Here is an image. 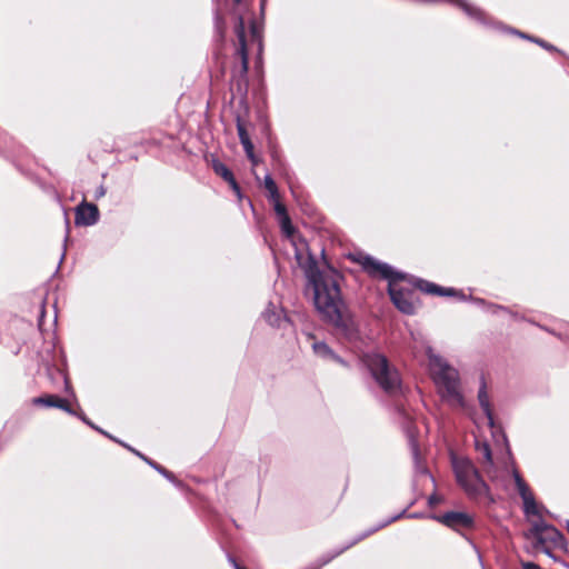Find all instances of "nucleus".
Returning <instances> with one entry per match:
<instances>
[{
    "instance_id": "3",
    "label": "nucleus",
    "mask_w": 569,
    "mask_h": 569,
    "mask_svg": "<svg viewBox=\"0 0 569 569\" xmlns=\"http://www.w3.org/2000/svg\"><path fill=\"white\" fill-rule=\"evenodd\" d=\"M363 269L373 277H381L389 281L388 291L396 308L407 315L416 311V291L403 283L405 274L395 271L389 264L380 262L369 256L360 261Z\"/></svg>"
},
{
    "instance_id": "11",
    "label": "nucleus",
    "mask_w": 569,
    "mask_h": 569,
    "mask_svg": "<svg viewBox=\"0 0 569 569\" xmlns=\"http://www.w3.org/2000/svg\"><path fill=\"white\" fill-rule=\"evenodd\" d=\"M33 405L36 406H46V407H54L62 409L69 413H72V410L68 402L64 399H61L53 395H47L42 397L34 398L32 400Z\"/></svg>"
},
{
    "instance_id": "4",
    "label": "nucleus",
    "mask_w": 569,
    "mask_h": 569,
    "mask_svg": "<svg viewBox=\"0 0 569 569\" xmlns=\"http://www.w3.org/2000/svg\"><path fill=\"white\" fill-rule=\"evenodd\" d=\"M429 370L442 399L453 408H465L466 402L460 391L458 371L449 366L432 348L427 347Z\"/></svg>"
},
{
    "instance_id": "5",
    "label": "nucleus",
    "mask_w": 569,
    "mask_h": 569,
    "mask_svg": "<svg viewBox=\"0 0 569 569\" xmlns=\"http://www.w3.org/2000/svg\"><path fill=\"white\" fill-rule=\"evenodd\" d=\"M451 462L456 480L468 496L481 497L487 493V485L470 459L452 455Z\"/></svg>"
},
{
    "instance_id": "12",
    "label": "nucleus",
    "mask_w": 569,
    "mask_h": 569,
    "mask_svg": "<svg viewBox=\"0 0 569 569\" xmlns=\"http://www.w3.org/2000/svg\"><path fill=\"white\" fill-rule=\"evenodd\" d=\"M478 400H479L480 407L482 408V410L486 415L488 427L490 429H493L495 421H493L492 410H491V406H490L489 395L487 392L485 382L481 383V387L478 391Z\"/></svg>"
},
{
    "instance_id": "1",
    "label": "nucleus",
    "mask_w": 569,
    "mask_h": 569,
    "mask_svg": "<svg viewBox=\"0 0 569 569\" xmlns=\"http://www.w3.org/2000/svg\"><path fill=\"white\" fill-rule=\"evenodd\" d=\"M307 277L313 290L315 306L321 317L349 340L356 339L357 327L341 299L339 274L332 269L310 268Z\"/></svg>"
},
{
    "instance_id": "16",
    "label": "nucleus",
    "mask_w": 569,
    "mask_h": 569,
    "mask_svg": "<svg viewBox=\"0 0 569 569\" xmlns=\"http://www.w3.org/2000/svg\"><path fill=\"white\" fill-rule=\"evenodd\" d=\"M313 352L326 359H338L336 355L332 352V350L325 343L320 341H316L312 343Z\"/></svg>"
},
{
    "instance_id": "14",
    "label": "nucleus",
    "mask_w": 569,
    "mask_h": 569,
    "mask_svg": "<svg viewBox=\"0 0 569 569\" xmlns=\"http://www.w3.org/2000/svg\"><path fill=\"white\" fill-rule=\"evenodd\" d=\"M417 284L421 291H425L427 293H436L439 296L453 295L452 289H445V288H441V287H439L435 283L428 282V281L419 280V282Z\"/></svg>"
},
{
    "instance_id": "10",
    "label": "nucleus",
    "mask_w": 569,
    "mask_h": 569,
    "mask_svg": "<svg viewBox=\"0 0 569 569\" xmlns=\"http://www.w3.org/2000/svg\"><path fill=\"white\" fill-rule=\"evenodd\" d=\"M278 198L279 196L276 199H272V201L274 202V211L279 218L281 230L287 237H292L295 229L291 224L286 207L279 201Z\"/></svg>"
},
{
    "instance_id": "18",
    "label": "nucleus",
    "mask_w": 569,
    "mask_h": 569,
    "mask_svg": "<svg viewBox=\"0 0 569 569\" xmlns=\"http://www.w3.org/2000/svg\"><path fill=\"white\" fill-rule=\"evenodd\" d=\"M264 318L266 320L272 325V326H280V321H281V312H276V311H271V310H267L264 312Z\"/></svg>"
},
{
    "instance_id": "24",
    "label": "nucleus",
    "mask_w": 569,
    "mask_h": 569,
    "mask_svg": "<svg viewBox=\"0 0 569 569\" xmlns=\"http://www.w3.org/2000/svg\"><path fill=\"white\" fill-rule=\"evenodd\" d=\"M253 166H257L259 162V159L256 157L254 152L252 151V157H248Z\"/></svg>"
},
{
    "instance_id": "9",
    "label": "nucleus",
    "mask_w": 569,
    "mask_h": 569,
    "mask_svg": "<svg viewBox=\"0 0 569 569\" xmlns=\"http://www.w3.org/2000/svg\"><path fill=\"white\" fill-rule=\"evenodd\" d=\"M99 219V211L97 206L92 203H82L76 210V224L77 226H92Z\"/></svg>"
},
{
    "instance_id": "6",
    "label": "nucleus",
    "mask_w": 569,
    "mask_h": 569,
    "mask_svg": "<svg viewBox=\"0 0 569 569\" xmlns=\"http://www.w3.org/2000/svg\"><path fill=\"white\" fill-rule=\"evenodd\" d=\"M363 363L386 392L393 393L399 389V375L389 366L386 357L379 353H369L363 357Z\"/></svg>"
},
{
    "instance_id": "25",
    "label": "nucleus",
    "mask_w": 569,
    "mask_h": 569,
    "mask_svg": "<svg viewBox=\"0 0 569 569\" xmlns=\"http://www.w3.org/2000/svg\"><path fill=\"white\" fill-rule=\"evenodd\" d=\"M536 42H538L540 46H542L545 48L551 49V47L547 46L543 41L536 40Z\"/></svg>"
},
{
    "instance_id": "21",
    "label": "nucleus",
    "mask_w": 569,
    "mask_h": 569,
    "mask_svg": "<svg viewBox=\"0 0 569 569\" xmlns=\"http://www.w3.org/2000/svg\"><path fill=\"white\" fill-rule=\"evenodd\" d=\"M521 566L523 569H541L538 565L533 562H522Z\"/></svg>"
},
{
    "instance_id": "23",
    "label": "nucleus",
    "mask_w": 569,
    "mask_h": 569,
    "mask_svg": "<svg viewBox=\"0 0 569 569\" xmlns=\"http://www.w3.org/2000/svg\"><path fill=\"white\" fill-rule=\"evenodd\" d=\"M250 33L252 38H258V29L254 23H251L250 26Z\"/></svg>"
},
{
    "instance_id": "26",
    "label": "nucleus",
    "mask_w": 569,
    "mask_h": 569,
    "mask_svg": "<svg viewBox=\"0 0 569 569\" xmlns=\"http://www.w3.org/2000/svg\"><path fill=\"white\" fill-rule=\"evenodd\" d=\"M232 563H233L234 569H244V568L240 567L234 560H232Z\"/></svg>"
},
{
    "instance_id": "15",
    "label": "nucleus",
    "mask_w": 569,
    "mask_h": 569,
    "mask_svg": "<svg viewBox=\"0 0 569 569\" xmlns=\"http://www.w3.org/2000/svg\"><path fill=\"white\" fill-rule=\"evenodd\" d=\"M238 134H239L240 142L243 146L247 157H252L253 144H252L243 124H241L240 122L238 123Z\"/></svg>"
},
{
    "instance_id": "22",
    "label": "nucleus",
    "mask_w": 569,
    "mask_h": 569,
    "mask_svg": "<svg viewBox=\"0 0 569 569\" xmlns=\"http://www.w3.org/2000/svg\"><path fill=\"white\" fill-rule=\"evenodd\" d=\"M440 502V498L436 495H432L429 497V505L430 506H436Z\"/></svg>"
},
{
    "instance_id": "19",
    "label": "nucleus",
    "mask_w": 569,
    "mask_h": 569,
    "mask_svg": "<svg viewBox=\"0 0 569 569\" xmlns=\"http://www.w3.org/2000/svg\"><path fill=\"white\" fill-rule=\"evenodd\" d=\"M413 457H415V462H416L417 470H419L426 477H429L428 471L423 467L420 466L419 455H418V450H417L416 447H413Z\"/></svg>"
},
{
    "instance_id": "2",
    "label": "nucleus",
    "mask_w": 569,
    "mask_h": 569,
    "mask_svg": "<svg viewBox=\"0 0 569 569\" xmlns=\"http://www.w3.org/2000/svg\"><path fill=\"white\" fill-rule=\"evenodd\" d=\"M476 449L481 457V462L488 476L491 479H498L499 477H503L505 475L511 476L515 480L517 490L523 501L525 512L527 515L540 516V508L537 505L530 488L513 467V461L509 448H506L505 453L500 457L498 461V465L501 468V475H499L498 472V467L493 460L489 445L485 441L481 442L480 440H476Z\"/></svg>"
},
{
    "instance_id": "7",
    "label": "nucleus",
    "mask_w": 569,
    "mask_h": 569,
    "mask_svg": "<svg viewBox=\"0 0 569 569\" xmlns=\"http://www.w3.org/2000/svg\"><path fill=\"white\" fill-rule=\"evenodd\" d=\"M527 537L533 541L537 549H540L547 555H550L551 549L562 548L565 545L560 531L540 519L531 522V528Z\"/></svg>"
},
{
    "instance_id": "17",
    "label": "nucleus",
    "mask_w": 569,
    "mask_h": 569,
    "mask_svg": "<svg viewBox=\"0 0 569 569\" xmlns=\"http://www.w3.org/2000/svg\"><path fill=\"white\" fill-rule=\"evenodd\" d=\"M264 187L269 191L271 199H276L279 196L276 182L273 181V179L270 176H266Z\"/></svg>"
},
{
    "instance_id": "8",
    "label": "nucleus",
    "mask_w": 569,
    "mask_h": 569,
    "mask_svg": "<svg viewBox=\"0 0 569 569\" xmlns=\"http://www.w3.org/2000/svg\"><path fill=\"white\" fill-rule=\"evenodd\" d=\"M433 519L455 530L472 526V518L466 512H448L443 516H432Z\"/></svg>"
},
{
    "instance_id": "20",
    "label": "nucleus",
    "mask_w": 569,
    "mask_h": 569,
    "mask_svg": "<svg viewBox=\"0 0 569 569\" xmlns=\"http://www.w3.org/2000/svg\"><path fill=\"white\" fill-rule=\"evenodd\" d=\"M137 455L140 456L143 460H146L150 466L154 467L159 472L164 475L167 478L171 479V475L167 470H164L163 468L154 465L152 461L148 460L146 457H143L139 452H137Z\"/></svg>"
},
{
    "instance_id": "13",
    "label": "nucleus",
    "mask_w": 569,
    "mask_h": 569,
    "mask_svg": "<svg viewBox=\"0 0 569 569\" xmlns=\"http://www.w3.org/2000/svg\"><path fill=\"white\" fill-rule=\"evenodd\" d=\"M212 167L218 176L228 181L236 192H239V187L233 178L232 172L222 162L213 161Z\"/></svg>"
}]
</instances>
